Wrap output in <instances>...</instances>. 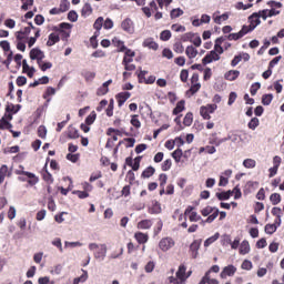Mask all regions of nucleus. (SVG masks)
Returning <instances> with one entry per match:
<instances>
[{"mask_svg": "<svg viewBox=\"0 0 284 284\" xmlns=\"http://www.w3.org/2000/svg\"><path fill=\"white\" fill-rule=\"evenodd\" d=\"M89 250L93 252V256L97 261H105V256H108V245L90 243Z\"/></svg>", "mask_w": 284, "mask_h": 284, "instance_id": "obj_1", "label": "nucleus"}, {"mask_svg": "<svg viewBox=\"0 0 284 284\" xmlns=\"http://www.w3.org/2000/svg\"><path fill=\"white\" fill-rule=\"evenodd\" d=\"M261 11L254 12L248 17L250 26H243L246 34H250V32H254V30H256V27L261 26Z\"/></svg>", "mask_w": 284, "mask_h": 284, "instance_id": "obj_2", "label": "nucleus"}, {"mask_svg": "<svg viewBox=\"0 0 284 284\" xmlns=\"http://www.w3.org/2000/svg\"><path fill=\"white\" fill-rule=\"evenodd\" d=\"M217 109H219V105L216 104L202 105L200 108V114L205 121H210V119H212L211 114H214V112H216Z\"/></svg>", "mask_w": 284, "mask_h": 284, "instance_id": "obj_3", "label": "nucleus"}, {"mask_svg": "<svg viewBox=\"0 0 284 284\" xmlns=\"http://www.w3.org/2000/svg\"><path fill=\"white\" fill-rule=\"evenodd\" d=\"M21 170H18L16 172V174H19V175H23L26 178H28V183L29 185H37V183H39V176H37V174L32 173V172H28V171H23V166H20Z\"/></svg>", "mask_w": 284, "mask_h": 284, "instance_id": "obj_4", "label": "nucleus"}, {"mask_svg": "<svg viewBox=\"0 0 284 284\" xmlns=\"http://www.w3.org/2000/svg\"><path fill=\"white\" fill-rule=\"evenodd\" d=\"M29 57L31 61H37V63H41V61L45 59V53L39 48H33L31 49Z\"/></svg>", "mask_w": 284, "mask_h": 284, "instance_id": "obj_5", "label": "nucleus"}, {"mask_svg": "<svg viewBox=\"0 0 284 284\" xmlns=\"http://www.w3.org/2000/svg\"><path fill=\"white\" fill-rule=\"evenodd\" d=\"M173 245H174V240L172 237H163L159 243V247L160 250H162V252H168L172 250Z\"/></svg>", "mask_w": 284, "mask_h": 284, "instance_id": "obj_6", "label": "nucleus"}, {"mask_svg": "<svg viewBox=\"0 0 284 284\" xmlns=\"http://www.w3.org/2000/svg\"><path fill=\"white\" fill-rule=\"evenodd\" d=\"M213 61H221V55H219V53H216V51H214V50L210 51V52L202 59L203 65H207L209 63H212Z\"/></svg>", "mask_w": 284, "mask_h": 284, "instance_id": "obj_7", "label": "nucleus"}, {"mask_svg": "<svg viewBox=\"0 0 284 284\" xmlns=\"http://www.w3.org/2000/svg\"><path fill=\"white\" fill-rule=\"evenodd\" d=\"M121 28L124 32H128V34H134V22L132 19H124L121 23Z\"/></svg>", "mask_w": 284, "mask_h": 284, "instance_id": "obj_8", "label": "nucleus"}, {"mask_svg": "<svg viewBox=\"0 0 284 284\" xmlns=\"http://www.w3.org/2000/svg\"><path fill=\"white\" fill-rule=\"evenodd\" d=\"M201 243H203V240H194L190 245V252H191L192 258H196L199 256V250L201 248Z\"/></svg>", "mask_w": 284, "mask_h": 284, "instance_id": "obj_9", "label": "nucleus"}, {"mask_svg": "<svg viewBox=\"0 0 284 284\" xmlns=\"http://www.w3.org/2000/svg\"><path fill=\"white\" fill-rule=\"evenodd\" d=\"M281 14V11L276 9H264L260 11V17L264 20L267 21V18L270 17H276Z\"/></svg>", "mask_w": 284, "mask_h": 284, "instance_id": "obj_10", "label": "nucleus"}, {"mask_svg": "<svg viewBox=\"0 0 284 284\" xmlns=\"http://www.w3.org/2000/svg\"><path fill=\"white\" fill-rule=\"evenodd\" d=\"M235 274H236V266L230 264L222 270L220 276L221 278H227V276H234Z\"/></svg>", "mask_w": 284, "mask_h": 284, "instance_id": "obj_11", "label": "nucleus"}, {"mask_svg": "<svg viewBox=\"0 0 284 284\" xmlns=\"http://www.w3.org/2000/svg\"><path fill=\"white\" fill-rule=\"evenodd\" d=\"M185 272H187V267L184 264L180 265L175 273V276L179 278L180 283H185V281H187Z\"/></svg>", "mask_w": 284, "mask_h": 284, "instance_id": "obj_12", "label": "nucleus"}, {"mask_svg": "<svg viewBox=\"0 0 284 284\" xmlns=\"http://www.w3.org/2000/svg\"><path fill=\"white\" fill-rule=\"evenodd\" d=\"M247 34V31L242 27V29L237 33H230L226 39L229 41H239V39H243Z\"/></svg>", "mask_w": 284, "mask_h": 284, "instance_id": "obj_13", "label": "nucleus"}, {"mask_svg": "<svg viewBox=\"0 0 284 284\" xmlns=\"http://www.w3.org/2000/svg\"><path fill=\"white\" fill-rule=\"evenodd\" d=\"M130 97H132V94L130 92H121V93H119L116 95L119 108L124 105L125 101H128V99H130Z\"/></svg>", "mask_w": 284, "mask_h": 284, "instance_id": "obj_14", "label": "nucleus"}, {"mask_svg": "<svg viewBox=\"0 0 284 284\" xmlns=\"http://www.w3.org/2000/svg\"><path fill=\"white\" fill-rule=\"evenodd\" d=\"M240 75H241V71L230 70L224 74V79H226V81H236V79H239Z\"/></svg>", "mask_w": 284, "mask_h": 284, "instance_id": "obj_15", "label": "nucleus"}, {"mask_svg": "<svg viewBox=\"0 0 284 284\" xmlns=\"http://www.w3.org/2000/svg\"><path fill=\"white\" fill-rule=\"evenodd\" d=\"M143 47L149 48V50H159V43H156L153 38L145 39L143 41Z\"/></svg>", "mask_w": 284, "mask_h": 284, "instance_id": "obj_16", "label": "nucleus"}, {"mask_svg": "<svg viewBox=\"0 0 284 284\" xmlns=\"http://www.w3.org/2000/svg\"><path fill=\"white\" fill-rule=\"evenodd\" d=\"M148 212L149 214H161L162 212L161 203L153 201L152 205L149 206Z\"/></svg>", "mask_w": 284, "mask_h": 284, "instance_id": "obj_17", "label": "nucleus"}, {"mask_svg": "<svg viewBox=\"0 0 284 284\" xmlns=\"http://www.w3.org/2000/svg\"><path fill=\"white\" fill-rule=\"evenodd\" d=\"M61 41V38L57 33H50L49 39L47 41L48 48H52V45H55V43H59Z\"/></svg>", "mask_w": 284, "mask_h": 284, "instance_id": "obj_18", "label": "nucleus"}, {"mask_svg": "<svg viewBox=\"0 0 284 284\" xmlns=\"http://www.w3.org/2000/svg\"><path fill=\"white\" fill-rule=\"evenodd\" d=\"M227 19H230V13H227V12H225L221 16H216V13L213 14V21L217 26H221V23H223V21H227Z\"/></svg>", "mask_w": 284, "mask_h": 284, "instance_id": "obj_19", "label": "nucleus"}, {"mask_svg": "<svg viewBox=\"0 0 284 284\" xmlns=\"http://www.w3.org/2000/svg\"><path fill=\"white\" fill-rule=\"evenodd\" d=\"M232 194H234V191H223L221 193H215V196L219 201H230Z\"/></svg>", "mask_w": 284, "mask_h": 284, "instance_id": "obj_20", "label": "nucleus"}, {"mask_svg": "<svg viewBox=\"0 0 284 284\" xmlns=\"http://www.w3.org/2000/svg\"><path fill=\"white\" fill-rule=\"evenodd\" d=\"M185 54L189 59H196V55L199 54V50H196L194 45H189L185 49Z\"/></svg>", "mask_w": 284, "mask_h": 284, "instance_id": "obj_21", "label": "nucleus"}, {"mask_svg": "<svg viewBox=\"0 0 284 284\" xmlns=\"http://www.w3.org/2000/svg\"><path fill=\"white\" fill-rule=\"evenodd\" d=\"M19 110H21V104L8 103L6 105V112L7 113L17 114V112H19Z\"/></svg>", "mask_w": 284, "mask_h": 284, "instance_id": "obj_22", "label": "nucleus"}, {"mask_svg": "<svg viewBox=\"0 0 284 284\" xmlns=\"http://www.w3.org/2000/svg\"><path fill=\"white\" fill-rule=\"evenodd\" d=\"M240 254L242 256H245V254H250V242H247L246 240L242 241V243L240 244Z\"/></svg>", "mask_w": 284, "mask_h": 284, "instance_id": "obj_23", "label": "nucleus"}, {"mask_svg": "<svg viewBox=\"0 0 284 284\" xmlns=\"http://www.w3.org/2000/svg\"><path fill=\"white\" fill-rule=\"evenodd\" d=\"M156 172V169L154 166H148L141 174V179H150L151 176H154V173Z\"/></svg>", "mask_w": 284, "mask_h": 284, "instance_id": "obj_24", "label": "nucleus"}, {"mask_svg": "<svg viewBox=\"0 0 284 284\" xmlns=\"http://www.w3.org/2000/svg\"><path fill=\"white\" fill-rule=\"evenodd\" d=\"M55 94H57V89H54L52 87H48L43 94V99H47V103H50V101H52V99H50L49 97H54Z\"/></svg>", "mask_w": 284, "mask_h": 284, "instance_id": "obj_25", "label": "nucleus"}, {"mask_svg": "<svg viewBox=\"0 0 284 284\" xmlns=\"http://www.w3.org/2000/svg\"><path fill=\"white\" fill-rule=\"evenodd\" d=\"M67 135L69 139H79V130H77V128L70 125L68 126V130H67Z\"/></svg>", "mask_w": 284, "mask_h": 284, "instance_id": "obj_26", "label": "nucleus"}, {"mask_svg": "<svg viewBox=\"0 0 284 284\" xmlns=\"http://www.w3.org/2000/svg\"><path fill=\"white\" fill-rule=\"evenodd\" d=\"M152 220H142L138 223V230H150L152 227Z\"/></svg>", "mask_w": 284, "mask_h": 284, "instance_id": "obj_27", "label": "nucleus"}, {"mask_svg": "<svg viewBox=\"0 0 284 284\" xmlns=\"http://www.w3.org/2000/svg\"><path fill=\"white\" fill-rule=\"evenodd\" d=\"M220 236H221L220 233H215L211 237L206 239L204 241V247H210L212 245V243H216V241H219Z\"/></svg>", "mask_w": 284, "mask_h": 284, "instance_id": "obj_28", "label": "nucleus"}, {"mask_svg": "<svg viewBox=\"0 0 284 284\" xmlns=\"http://www.w3.org/2000/svg\"><path fill=\"white\" fill-rule=\"evenodd\" d=\"M185 110V100H181L176 103V106L173 109V114H181Z\"/></svg>", "mask_w": 284, "mask_h": 284, "instance_id": "obj_29", "label": "nucleus"}, {"mask_svg": "<svg viewBox=\"0 0 284 284\" xmlns=\"http://www.w3.org/2000/svg\"><path fill=\"white\" fill-rule=\"evenodd\" d=\"M219 209H215L211 215L207 216L205 221H202V225H205V223H214L216 221V217L219 216Z\"/></svg>", "mask_w": 284, "mask_h": 284, "instance_id": "obj_30", "label": "nucleus"}, {"mask_svg": "<svg viewBox=\"0 0 284 284\" xmlns=\"http://www.w3.org/2000/svg\"><path fill=\"white\" fill-rule=\"evenodd\" d=\"M112 43L115 45V48H118V52H125V44L123 41L119 40V38H114Z\"/></svg>", "mask_w": 284, "mask_h": 284, "instance_id": "obj_31", "label": "nucleus"}, {"mask_svg": "<svg viewBox=\"0 0 284 284\" xmlns=\"http://www.w3.org/2000/svg\"><path fill=\"white\" fill-rule=\"evenodd\" d=\"M134 239L141 245V244H144L148 241L149 236L145 233L138 232V233L134 234Z\"/></svg>", "mask_w": 284, "mask_h": 284, "instance_id": "obj_32", "label": "nucleus"}, {"mask_svg": "<svg viewBox=\"0 0 284 284\" xmlns=\"http://www.w3.org/2000/svg\"><path fill=\"white\" fill-rule=\"evenodd\" d=\"M0 130H12V123L6 120V116L0 119Z\"/></svg>", "mask_w": 284, "mask_h": 284, "instance_id": "obj_33", "label": "nucleus"}, {"mask_svg": "<svg viewBox=\"0 0 284 284\" xmlns=\"http://www.w3.org/2000/svg\"><path fill=\"white\" fill-rule=\"evenodd\" d=\"M193 121H194V115L192 114V112H189L185 114V116L183 119V124L186 128H190V125H192Z\"/></svg>", "mask_w": 284, "mask_h": 284, "instance_id": "obj_34", "label": "nucleus"}, {"mask_svg": "<svg viewBox=\"0 0 284 284\" xmlns=\"http://www.w3.org/2000/svg\"><path fill=\"white\" fill-rule=\"evenodd\" d=\"M243 165L247 170H252V169L256 168V160H254V159H246V160L243 161Z\"/></svg>", "mask_w": 284, "mask_h": 284, "instance_id": "obj_35", "label": "nucleus"}, {"mask_svg": "<svg viewBox=\"0 0 284 284\" xmlns=\"http://www.w3.org/2000/svg\"><path fill=\"white\" fill-rule=\"evenodd\" d=\"M81 14L83 17H90V14H92V6L90 3H85L81 10Z\"/></svg>", "mask_w": 284, "mask_h": 284, "instance_id": "obj_36", "label": "nucleus"}, {"mask_svg": "<svg viewBox=\"0 0 284 284\" xmlns=\"http://www.w3.org/2000/svg\"><path fill=\"white\" fill-rule=\"evenodd\" d=\"M183 156V150L176 149L172 153V159H174L175 163H181V158Z\"/></svg>", "mask_w": 284, "mask_h": 284, "instance_id": "obj_37", "label": "nucleus"}, {"mask_svg": "<svg viewBox=\"0 0 284 284\" xmlns=\"http://www.w3.org/2000/svg\"><path fill=\"white\" fill-rule=\"evenodd\" d=\"M0 175H2V176H12V169H9L8 165L3 164L0 168Z\"/></svg>", "mask_w": 284, "mask_h": 284, "instance_id": "obj_38", "label": "nucleus"}, {"mask_svg": "<svg viewBox=\"0 0 284 284\" xmlns=\"http://www.w3.org/2000/svg\"><path fill=\"white\" fill-rule=\"evenodd\" d=\"M183 10L181 8H178V9H173L171 10L170 12V17L171 19H179V17H183Z\"/></svg>", "mask_w": 284, "mask_h": 284, "instance_id": "obj_39", "label": "nucleus"}, {"mask_svg": "<svg viewBox=\"0 0 284 284\" xmlns=\"http://www.w3.org/2000/svg\"><path fill=\"white\" fill-rule=\"evenodd\" d=\"M272 101H274V94L268 93V94L262 95V103L264 105H270V103H272Z\"/></svg>", "mask_w": 284, "mask_h": 284, "instance_id": "obj_40", "label": "nucleus"}, {"mask_svg": "<svg viewBox=\"0 0 284 284\" xmlns=\"http://www.w3.org/2000/svg\"><path fill=\"white\" fill-rule=\"evenodd\" d=\"M270 201H271L272 205H278V203H281V194L272 193L270 196Z\"/></svg>", "mask_w": 284, "mask_h": 284, "instance_id": "obj_41", "label": "nucleus"}, {"mask_svg": "<svg viewBox=\"0 0 284 284\" xmlns=\"http://www.w3.org/2000/svg\"><path fill=\"white\" fill-rule=\"evenodd\" d=\"M161 41H170L172 39V32L170 30H164L160 33Z\"/></svg>", "mask_w": 284, "mask_h": 284, "instance_id": "obj_42", "label": "nucleus"}, {"mask_svg": "<svg viewBox=\"0 0 284 284\" xmlns=\"http://www.w3.org/2000/svg\"><path fill=\"white\" fill-rule=\"evenodd\" d=\"M38 65L42 72H45L47 70H50L52 68V62H43V60H40V63H38Z\"/></svg>", "mask_w": 284, "mask_h": 284, "instance_id": "obj_43", "label": "nucleus"}, {"mask_svg": "<svg viewBox=\"0 0 284 284\" xmlns=\"http://www.w3.org/2000/svg\"><path fill=\"white\" fill-rule=\"evenodd\" d=\"M173 50H174V52H176V54H183V52H185V48L183 47V43H181V42H175L173 45Z\"/></svg>", "mask_w": 284, "mask_h": 284, "instance_id": "obj_44", "label": "nucleus"}, {"mask_svg": "<svg viewBox=\"0 0 284 284\" xmlns=\"http://www.w3.org/2000/svg\"><path fill=\"white\" fill-rule=\"evenodd\" d=\"M278 226L276 224H266L264 230L266 234L272 235L274 232H276Z\"/></svg>", "mask_w": 284, "mask_h": 284, "instance_id": "obj_45", "label": "nucleus"}, {"mask_svg": "<svg viewBox=\"0 0 284 284\" xmlns=\"http://www.w3.org/2000/svg\"><path fill=\"white\" fill-rule=\"evenodd\" d=\"M172 169V160L171 159H168L165 160L162 165H161V170L162 172H169V170Z\"/></svg>", "mask_w": 284, "mask_h": 284, "instance_id": "obj_46", "label": "nucleus"}, {"mask_svg": "<svg viewBox=\"0 0 284 284\" xmlns=\"http://www.w3.org/2000/svg\"><path fill=\"white\" fill-rule=\"evenodd\" d=\"M217 207L215 206H206L201 211L202 216H210Z\"/></svg>", "mask_w": 284, "mask_h": 284, "instance_id": "obj_47", "label": "nucleus"}, {"mask_svg": "<svg viewBox=\"0 0 284 284\" xmlns=\"http://www.w3.org/2000/svg\"><path fill=\"white\" fill-rule=\"evenodd\" d=\"M93 28L94 30H97V32H99L101 30V28H103V17H99L94 23H93Z\"/></svg>", "mask_w": 284, "mask_h": 284, "instance_id": "obj_48", "label": "nucleus"}, {"mask_svg": "<svg viewBox=\"0 0 284 284\" xmlns=\"http://www.w3.org/2000/svg\"><path fill=\"white\" fill-rule=\"evenodd\" d=\"M82 77L85 79V81H92L94 80V77H97V73L92 71H83Z\"/></svg>", "mask_w": 284, "mask_h": 284, "instance_id": "obj_49", "label": "nucleus"}, {"mask_svg": "<svg viewBox=\"0 0 284 284\" xmlns=\"http://www.w3.org/2000/svg\"><path fill=\"white\" fill-rule=\"evenodd\" d=\"M51 245H53L54 247L59 248V252L63 253V244L61 243V239L60 237H55L52 242Z\"/></svg>", "mask_w": 284, "mask_h": 284, "instance_id": "obj_50", "label": "nucleus"}, {"mask_svg": "<svg viewBox=\"0 0 284 284\" xmlns=\"http://www.w3.org/2000/svg\"><path fill=\"white\" fill-rule=\"evenodd\" d=\"M258 90H261V83L260 82L253 83L250 89L251 95L256 97V92H258Z\"/></svg>", "mask_w": 284, "mask_h": 284, "instance_id": "obj_51", "label": "nucleus"}, {"mask_svg": "<svg viewBox=\"0 0 284 284\" xmlns=\"http://www.w3.org/2000/svg\"><path fill=\"white\" fill-rule=\"evenodd\" d=\"M68 19H69V21H71L72 23H77V21L79 20V14L77 13V11L71 10V11L68 13Z\"/></svg>", "mask_w": 284, "mask_h": 284, "instance_id": "obj_52", "label": "nucleus"}, {"mask_svg": "<svg viewBox=\"0 0 284 284\" xmlns=\"http://www.w3.org/2000/svg\"><path fill=\"white\" fill-rule=\"evenodd\" d=\"M103 28L104 30H112V28H114V21H112L110 18H106L103 20Z\"/></svg>", "mask_w": 284, "mask_h": 284, "instance_id": "obj_53", "label": "nucleus"}, {"mask_svg": "<svg viewBox=\"0 0 284 284\" xmlns=\"http://www.w3.org/2000/svg\"><path fill=\"white\" fill-rule=\"evenodd\" d=\"M94 121H97V112H91L90 115L87 116L85 119V124L87 125H92V123H94Z\"/></svg>", "mask_w": 284, "mask_h": 284, "instance_id": "obj_54", "label": "nucleus"}, {"mask_svg": "<svg viewBox=\"0 0 284 284\" xmlns=\"http://www.w3.org/2000/svg\"><path fill=\"white\" fill-rule=\"evenodd\" d=\"M42 176H43V181H45V183H49V184L54 183V179L52 178V174L50 172H48V170L44 171Z\"/></svg>", "mask_w": 284, "mask_h": 284, "instance_id": "obj_55", "label": "nucleus"}, {"mask_svg": "<svg viewBox=\"0 0 284 284\" xmlns=\"http://www.w3.org/2000/svg\"><path fill=\"white\" fill-rule=\"evenodd\" d=\"M114 115V100H110V103L106 108V116H113Z\"/></svg>", "mask_w": 284, "mask_h": 284, "instance_id": "obj_56", "label": "nucleus"}, {"mask_svg": "<svg viewBox=\"0 0 284 284\" xmlns=\"http://www.w3.org/2000/svg\"><path fill=\"white\" fill-rule=\"evenodd\" d=\"M191 43H193V45H195V48H201V36H197L196 33H194V38H192Z\"/></svg>", "mask_w": 284, "mask_h": 284, "instance_id": "obj_57", "label": "nucleus"}, {"mask_svg": "<svg viewBox=\"0 0 284 284\" xmlns=\"http://www.w3.org/2000/svg\"><path fill=\"white\" fill-rule=\"evenodd\" d=\"M60 10L62 12H68V10H70V1L62 0L61 3H60Z\"/></svg>", "mask_w": 284, "mask_h": 284, "instance_id": "obj_58", "label": "nucleus"}, {"mask_svg": "<svg viewBox=\"0 0 284 284\" xmlns=\"http://www.w3.org/2000/svg\"><path fill=\"white\" fill-rule=\"evenodd\" d=\"M131 125L136 129L141 128V121L139 120V115H132Z\"/></svg>", "mask_w": 284, "mask_h": 284, "instance_id": "obj_59", "label": "nucleus"}, {"mask_svg": "<svg viewBox=\"0 0 284 284\" xmlns=\"http://www.w3.org/2000/svg\"><path fill=\"white\" fill-rule=\"evenodd\" d=\"M126 181H129L130 185L134 184V181H136V176L134 175L133 171H128Z\"/></svg>", "mask_w": 284, "mask_h": 284, "instance_id": "obj_60", "label": "nucleus"}, {"mask_svg": "<svg viewBox=\"0 0 284 284\" xmlns=\"http://www.w3.org/2000/svg\"><path fill=\"white\" fill-rule=\"evenodd\" d=\"M260 125V121L258 118H253L251 119V121L248 122V128L250 130H256V126Z\"/></svg>", "mask_w": 284, "mask_h": 284, "instance_id": "obj_61", "label": "nucleus"}, {"mask_svg": "<svg viewBox=\"0 0 284 284\" xmlns=\"http://www.w3.org/2000/svg\"><path fill=\"white\" fill-rule=\"evenodd\" d=\"M159 181H160V187H165V184L168 183V174L165 173L160 174Z\"/></svg>", "mask_w": 284, "mask_h": 284, "instance_id": "obj_62", "label": "nucleus"}, {"mask_svg": "<svg viewBox=\"0 0 284 284\" xmlns=\"http://www.w3.org/2000/svg\"><path fill=\"white\" fill-rule=\"evenodd\" d=\"M194 37H195L194 33L187 32V33H184L181 39L185 43L187 41L192 42V39H194Z\"/></svg>", "mask_w": 284, "mask_h": 284, "instance_id": "obj_63", "label": "nucleus"}, {"mask_svg": "<svg viewBox=\"0 0 284 284\" xmlns=\"http://www.w3.org/2000/svg\"><path fill=\"white\" fill-rule=\"evenodd\" d=\"M171 30H173V32H185V27L181 24H172Z\"/></svg>", "mask_w": 284, "mask_h": 284, "instance_id": "obj_64", "label": "nucleus"}]
</instances>
